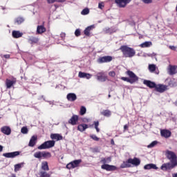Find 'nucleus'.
<instances>
[{"label":"nucleus","instance_id":"nucleus-1","mask_svg":"<svg viewBox=\"0 0 177 177\" xmlns=\"http://www.w3.org/2000/svg\"><path fill=\"white\" fill-rule=\"evenodd\" d=\"M165 156L167 160H169L170 162L162 165L160 167L162 171L174 169L175 167H177V156L175 152L167 150L166 151Z\"/></svg>","mask_w":177,"mask_h":177},{"label":"nucleus","instance_id":"nucleus-2","mask_svg":"<svg viewBox=\"0 0 177 177\" xmlns=\"http://www.w3.org/2000/svg\"><path fill=\"white\" fill-rule=\"evenodd\" d=\"M109 162H111V157L109 156L108 158H102L100 160V163L103 164L101 166L102 169H105V171H117V167L115 165H109Z\"/></svg>","mask_w":177,"mask_h":177},{"label":"nucleus","instance_id":"nucleus-3","mask_svg":"<svg viewBox=\"0 0 177 177\" xmlns=\"http://www.w3.org/2000/svg\"><path fill=\"white\" fill-rule=\"evenodd\" d=\"M121 50L123 57H133L136 55V50L127 45L121 46L119 48Z\"/></svg>","mask_w":177,"mask_h":177},{"label":"nucleus","instance_id":"nucleus-4","mask_svg":"<svg viewBox=\"0 0 177 177\" xmlns=\"http://www.w3.org/2000/svg\"><path fill=\"white\" fill-rule=\"evenodd\" d=\"M131 164L134 165V167H138V165H140V159L138 158H134L133 159L129 158L121 164L120 168H131Z\"/></svg>","mask_w":177,"mask_h":177},{"label":"nucleus","instance_id":"nucleus-5","mask_svg":"<svg viewBox=\"0 0 177 177\" xmlns=\"http://www.w3.org/2000/svg\"><path fill=\"white\" fill-rule=\"evenodd\" d=\"M126 74L129 77H122V81H125L126 82H129V84H135L137 81H139V77L133 73L132 71H127Z\"/></svg>","mask_w":177,"mask_h":177},{"label":"nucleus","instance_id":"nucleus-6","mask_svg":"<svg viewBox=\"0 0 177 177\" xmlns=\"http://www.w3.org/2000/svg\"><path fill=\"white\" fill-rule=\"evenodd\" d=\"M55 140H48L44 142L40 146L37 147L38 150H46V149H51L55 147Z\"/></svg>","mask_w":177,"mask_h":177},{"label":"nucleus","instance_id":"nucleus-7","mask_svg":"<svg viewBox=\"0 0 177 177\" xmlns=\"http://www.w3.org/2000/svg\"><path fill=\"white\" fill-rule=\"evenodd\" d=\"M52 153L46 151H37L34 153L35 158H50Z\"/></svg>","mask_w":177,"mask_h":177},{"label":"nucleus","instance_id":"nucleus-8","mask_svg":"<svg viewBox=\"0 0 177 177\" xmlns=\"http://www.w3.org/2000/svg\"><path fill=\"white\" fill-rule=\"evenodd\" d=\"M81 162H82V160L81 159L75 160L71 162L70 163H68L66 165V168L68 169H73V168H77V167H79Z\"/></svg>","mask_w":177,"mask_h":177},{"label":"nucleus","instance_id":"nucleus-9","mask_svg":"<svg viewBox=\"0 0 177 177\" xmlns=\"http://www.w3.org/2000/svg\"><path fill=\"white\" fill-rule=\"evenodd\" d=\"M113 60V57L110 55H106L104 57H100L97 59V63H100V64L103 63H110Z\"/></svg>","mask_w":177,"mask_h":177},{"label":"nucleus","instance_id":"nucleus-10","mask_svg":"<svg viewBox=\"0 0 177 177\" xmlns=\"http://www.w3.org/2000/svg\"><path fill=\"white\" fill-rule=\"evenodd\" d=\"M17 82L16 77H12V80L6 79V86L7 89H10Z\"/></svg>","mask_w":177,"mask_h":177},{"label":"nucleus","instance_id":"nucleus-11","mask_svg":"<svg viewBox=\"0 0 177 177\" xmlns=\"http://www.w3.org/2000/svg\"><path fill=\"white\" fill-rule=\"evenodd\" d=\"M129 2H131V0H115V3L117 4L119 8H125Z\"/></svg>","mask_w":177,"mask_h":177},{"label":"nucleus","instance_id":"nucleus-12","mask_svg":"<svg viewBox=\"0 0 177 177\" xmlns=\"http://www.w3.org/2000/svg\"><path fill=\"white\" fill-rule=\"evenodd\" d=\"M17 156H20V151H14L3 153V156L6 158H15V157H17Z\"/></svg>","mask_w":177,"mask_h":177},{"label":"nucleus","instance_id":"nucleus-13","mask_svg":"<svg viewBox=\"0 0 177 177\" xmlns=\"http://www.w3.org/2000/svg\"><path fill=\"white\" fill-rule=\"evenodd\" d=\"M171 135L172 133L168 129L160 130V136H162V138H165L166 139H168V138H171Z\"/></svg>","mask_w":177,"mask_h":177},{"label":"nucleus","instance_id":"nucleus-14","mask_svg":"<svg viewBox=\"0 0 177 177\" xmlns=\"http://www.w3.org/2000/svg\"><path fill=\"white\" fill-rule=\"evenodd\" d=\"M168 74L169 75H175V74H177V66L169 65L168 68Z\"/></svg>","mask_w":177,"mask_h":177},{"label":"nucleus","instance_id":"nucleus-15","mask_svg":"<svg viewBox=\"0 0 177 177\" xmlns=\"http://www.w3.org/2000/svg\"><path fill=\"white\" fill-rule=\"evenodd\" d=\"M97 80L101 82H105L107 81V76L104 75V72H100L97 74Z\"/></svg>","mask_w":177,"mask_h":177},{"label":"nucleus","instance_id":"nucleus-16","mask_svg":"<svg viewBox=\"0 0 177 177\" xmlns=\"http://www.w3.org/2000/svg\"><path fill=\"white\" fill-rule=\"evenodd\" d=\"M167 86L164 84H158L156 85L155 87V89L157 92H160V93H162L163 92H165L167 90Z\"/></svg>","mask_w":177,"mask_h":177},{"label":"nucleus","instance_id":"nucleus-17","mask_svg":"<svg viewBox=\"0 0 177 177\" xmlns=\"http://www.w3.org/2000/svg\"><path fill=\"white\" fill-rule=\"evenodd\" d=\"M78 115H73L71 118L68 120V124H71V125H77L78 123Z\"/></svg>","mask_w":177,"mask_h":177},{"label":"nucleus","instance_id":"nucleus-18","mask_svg":"<svg viewBox=\"0 0 177 177\" xmlns=\"http://www.w3.org/2000/svg\"><path fill=\"white\" fill-rule=\"evenodd\" d=\"M50 137L53 140H63V136L59 133H51Z\"/></svg>","mask_w":177,"mask_h":177},{"label":"nucleus","instance_id":"nucleus-19","mask_svg":"<svg viewBox=\"0 0 177 177\" xmlns=\"http://www.w3.org/2000/svg\"><path fill=\"white\" fill-rule=\"evenodd\" d=\"M143 84L144 85H147L148 88H156V86H157V84H156L155 82H151L150 80H146L143 81Z\"/></svg>","mask_w":177,"mask_h":177},{"label":"nucleus","instance_id":"nucleus-20","mask_svg":"<svg viewBox=\"0 0 177 177\" xmlns=\"http://www.w3.org/2000/svg\"><path fill=\"white\" fill-rule=\"evenodd\" d=\"M66 99L68 100V102H75L77 99V95L74 93H70L67 94Z\"/></svg>","mask_w":177,"mask_h":177},{"label":"nucleus","instance_id":"nucleus-21","mask_svg":"<svg viewBox=\"0 0 177 177\" xmlns=\"http://www.w3.org/2000/svg\"><path fill=\"white\" fill-rule=\"evenodd\" d=\"M1 131L2 133H4V135H10V133H12V129H10V127L8 126L1 127Z\"/></svg>","mask_w":177,"mask_h":177},{"label":"nucleus","instance_id":"nucleus-22","mask_svg":"<svg viewBox=\"0 0 177 177\" xmlns=\"http://www.w3.org/2000/svg\"><path fill=\"white\" fill-rule=\"evenodd\" d=\"M37 139L38 138L37 137V136H32L29 141V144H28L29 147H34V146L37 145Z\"/></svg>","mask_w":177,"mask_h":177},{"label":"nucleus","instance_id":"nucleus-23","mask_svg":"<svg viewBox=\"0 0 177 177\" xmlns=\"http://www.w3.org/2000/svg\"><path fill=\"white\" fill-rule=\"evenodd\" d=\"M39 41V39L34 36L30 37L28 40V42H29L30 45H34V44H38Z\"/></svg>","mask_w":177,"mask_h":177},{"label":"nucleus","instance_id":"nucleus-24","mask_svg":"<svg viewBox=\"0 0 177 177\" xmlns=\"http://www.w3.org/2000/svg\"><path fill=\"white\" fill-rule=\"evenodd\" d=\"M12 35L13 38H21L23 37V32H20L19 30H13Z\"/></svg>","mask_w":177,"mask_h":177},{"label":"nucleus","instance_id":"nucleus-25","mask_svg":"<svg viewBox=\"0 0 177 177\" xmlns=\"http://www.w3.org/2000/svg\"><path fill=\"white\" fill-rule=\"evenodd\" d=\"M78 77L80 78H86V80H90L91 77H92V75L80 71L79 72Z\"/></svg>","mask_w":177,"mask_h":177},{"label":"nucleus","instance_id":"nucleus-26","mask_svg":"<svg viewBox=\"0 0 177 177\" xmlns=\"http://www.w3.org/2000/svg\"><path fill=\"white\" fill-rule=\"evenodd\" d=\"M89 128V126L86 124H81L77 126V131H80V132H84L86 129H88Z\"/></svg>","mask_w":177,"mask_h":177},{"label":"nucleus","instance_id":"nucleus-27","mask_svg":"<svg viewBox=\"0 0 177 177\" xmlns=\"http://www.w3.org/2000/svg\"><path fill=\"white\" fill-rule=\"evenodd\" d=\"M105 33L106 34H114V32H117V28H105Z\"/></svg>","mask_w":177,"mask_h":177},{"label":"nucleus","instance_id":"nucleus-28","mask_svg":"<svg viewBox=\"0 0 177 177\" xmlns=\"http://www.w3.org/2000/svg\"><path fill=\"white\" fill-rule=\"evenodd\" d=\"M46 31L44 26H38L37 28V34H44Z\"/></svg>","mask_w":177,"mask_h":177},{"label":"nucleus","instance_id":"nucleus-29","mask_svg":"<svg viewBox=\"0 0 177 177\" xmlns=\"http://www.w3.org/2000/svg\"><path fill=\"white\" fill-rule=\"evenodd\" d=\"M24 17H18L15 18V24H17L19 26V24H21L22 23H24Z\"/></svg>","mask_w":177,"mask_h":177},{"label":"nucleus","instance_id":"nucleus-30","mask_svg":"<svg viewBox=\"0 0 177 177\" xmlns=\"http://www.w3.org/2000/svg\"><path fill=\"white\" fill-rule=\"evenodd\" d=\"M153 45L151 41H145L140 45V48H150Z\"/></svg>","mask_w":177,"mask_h":177},{"label":"nucleus","instance_id":"nucleus-31","mask_svg":"<svg viewBox=\"0 0 177 177\" xmlns=\"http://www.w3.org/2000/svg\"><path fill=\"white\" fill-rule=\"evenodd\" d=\"M41 169H43V171H49V165L46 161L41 162Z\"/></svg>","mask_w":177,"mask_h":177},{"label":"nucleus","instance_id":"nucleus-32","mask_svg":"<svg viewBox=\"0 0 177 177\" xmlns=\"http://www.w3.org/2000/svg\"><path fill=\"white\" fill-rule=\"evenodd\" d=\"M92 28H93V26H90L86 28L84 32V35H86V37H89V35H91V30H92Z\"/></svg>","mask_w":177,"mask_h":177},{"label":"nucleus","instance_id":"nucleus-33","mask_svg":"<svg viewBox=\"0 0 177 177\" xmlns=\"http://www.w3.org/2000/svg\"><path fill=\"white\" fill-rule=\"evenodd\" d=\"M156 69L157 66H156V64L149 65V71H150V73H154V71H156Z\"/></svg>","mask_w":177,"mask_h":177},{"label":"nucleus","instance_id":"nucleus-34","mask_svg":"<svg viewBox=\"0 0 177 177\" xmlns=\"http://www.w3.org/2000/svg\"><path fill=\"white\" fill-rule=\"evenodd\" d=\"M24 165V162L19 163L15 165V172H17V171H20V168Z\"/></svg>","mask_w":177,"mask_h":177},{"label":"nucleus","instance_id":"nucleus-35","mask_svg":"<svg viewBox=\"0 0 177 177\" xmlns=\"http://www.w3.org/2000/svg\"><path fill=\"white\" fill-rule=\"evenodd\" d=\"M81 15H82L83 16L89 15V8H86L83 9L82 11L81 12Z\"/></svg>","mask_w":177,"mask_h":177},{"label":"nucleus","instance_id":"nucleus-36","mask_svg":"<svg viewBox=\"0 0 177 177\" xmlns=\"http://www.w3.org/2000/svg\"><path fill=\"white\" fill-rule=\"evenodd\" d=\"M21 133L26 135V133H28V129L27 128V127H23L21 129Z\"/></svg>","mask_w":177,"mask_h":177},{"label":"nucleus","instance_id":"nucleus-37","mask_svg":"<svg viewBox=\"0 0 177 177\" xmlns=\"http://www.w3.org/2000/svg\"><path fill=\"white\" fill-rule=\"evenodd\" d=\"M41 177H50V174H48L46 171H40Z\"/></svg>","mask_w":177,"mask_h":177},{"label":"nucleus","instance_id":"nucleus-38","mask_svg":"<svg viewBox=\"0 0 177 177\" xmlns=\"http://www.w3.org/2000/svg\"><path fill=\"white\" fill-rule=\"evenodd\" d=\"M102 115H104V117H110L111 115V112L110 111H102L101 113Z\"/></svg>","mask_w":177,"mask_h":177},{"label":"nucleus","instance_id":"nucleus-39","mask_svg":"<svg viewBox=\"0 0 177 177\" xmlns=\"http://www.w3.org/2000/svg\"><path fill=\"white\" fill-rule=\"evenodd\" d=\"M90 138L93 139V140H95V142H99L100 140V138L97 136H96V135H90Z\"/></svg>","mask_w":177,"mask_h":177},{"label":"nucleus","instance_id":"nucleus-40","mask_svg":"<svg viewBox=\"0 0 177 177\" xmlns=\"http://www.w3.org/2000/svg\"><path fill=\"white\" fill-rule=\"evenodd\" d=\"M75 37H80V35H81V30H80V29H77L75 31Z\"/></svg>","mask_w":177,"mask_h":177},{"label":"nucleus","instance_id":"nucleus-41","mask_svg":"<svg viewBox=\"0 0 177 177\" xmlns=\"http://www.w3.org/2000/svg\"><path fill=\"white\" fill-rule=\"evenodd\" d=\"M157 143H158L157 141H153L149 145H148V147H154V146H156Z\"/></svg>","mask_w":177,"mask_h":177},{"label":"nucleus","instance_id":"nucleus-42","mask_svg":"<svg viewBox=\"0 0 177 177\" xmlns=\"http://www.w3.org/2000/svg\"><path fill=\"white\" fill-rule=\"evenodd\" d=\"M144 169H151V164H148L144 166Z\"/></svg>","mask_w":177,"mask_h":177},{"label":"nucleus","instance_id":"nucleus-43","mask_svg":"<svg viewBox=\"0 0 177 177\" xmlns=\"http://www.w3.org/2000/svg\"><path fill=\"white\" fill-rule=\"evenodd\" d=\"M109 75L110 77H115V72H114V71H110V72L109 73Z\"/></svg>","mask_w":177,"mask_h":177},{"label":"nucleus","instance_id":"nucleus-44","mask_svg":"<svg viewBox=\"0 0 177 177\" xmlns=\"http://www.w3.org/2000/svg\"><path fill=\"white\" fill-rule=\"evenodd\" d=\"M151 169H158V167L154 164H151Z\"/></svg>","mask_w":177,"mask_h":177},{"label":"nucleus","instance_id":"nucleus-45","mask_svg":"<svg viewBox=\"0 0 177 177\" xmlns=\"http://www.w3.org/2000/svg\"><path fill=\"white\" fill-rule=\"evenodd\" d=\"M144 3H151L153 2V0H142Z\"/></svg>","mask_w":177,"mask_h":177},{"label":"nucleus","instance_id":"nucleus-46","mask_svg":"<svg viewBox=\"0 0 177 177\" xmlns=\"http://www.w3.org/2000/svg\"><path fill=\"white\" fill-rule=\"evenodd\" d=\"M98 8L99 9H103V8H104V4L103 3H99Z\"/></svg>","mask_w":177,"mask_h":177},{"label":"nucleus","instance_id":"nucleus-47","mask_svg":"<svg viewBox=\"0 0 177 177\" xmlns=\"http://www.w3.org/2000/svg\"><path fill=\"white\" fill-rule=\"evenodd\" d=\"M60 37H61V38H62V39H64L66 38V33L62 32L60 34Z\"/></svg>","mask_w":177,"mask_h":177},{"label":"nucleus","instance_id":"nucleus-48","mask_svg":"<svg viewBox=\"0 0 177 177\" xmlns=\"http://www.w3.org/2000/svg\"><path fill=\"white\" fill-rule=\"evenodd\" d=\"M48 3H55L57 2V0H47Z\"/></svg>","mask_w":177,"mask_h":177},{"label":"nucleus","instance_id":"nucleus-49","mask_svg":"<svg viewBox=\"0 0 177 177\" xmlns=\"http://www.w3.org/2000/svg\"><path fill=\"white\" fill-rule=\"evenodd\" d=\"M3 57H5V59H10V55L9 54L4 55Z\"/></svg>","mask_w":177,"mask_h":177},{"label":"nucleus","instance_id":"nucleus-50","mask_svg":"<svg viewBox=\"0 0 177 177\" xmlns=\"http://www.w3.org/2000/svg\"><path fill=\"white\" fill-rule=\"evenodd\" d=\"M169 49H171V50H176V47L174 46H169Z\"/></svg>","mask_w":177,"mask_h":177},{"label":"nucleus","instance_id":"nucleus-51","mask_svg":"<svg viewBox=\"0 0 177 177\" xmlns=\"http://www.w3.org/2000/svg\"><path fill=\"white\" fill-rule=\"evenodd\" d=\"M95 128L99 127V122H94Z\"/></svg>","mask_w":177,"mask_h":177},{"label":"nucleus","instance_id":"nucleus-52","mask_svg":"<svg viewBox=\"0 0 177 177\" xmlns=\"http://www.w3.org/2000/svg\"><path fill=\"white\" fill-rule=\"evenodd\" d=\"M80 111H86V108L85 106H81Z\"/></svg>","mask_w":177,"mask_h":177},{"label":"nucleus","instance_id":"nucleus-53","mask_svg":"<svg viewBox=\"0 0 177 177\" xmlns=\"http://www.w3.org/2000/svg\"><path fill=\"white\" fill-rule=\"evenodd\" d=\"M129 126H128V124H125L124 126V131H128V128H129Z\"/></svg>","mask_w":177,"mask_h":177},{"label":"nucleus","instance_id":"nucleus-54","mask_svg":"<svg viewBox=\"0 0 177 177\" xmlns=\"http://www.w3.org/2000/svg\"><path fill=\"white\" fill-rule=\"evenodd\" d=\"M100 151L99 150V148H95V149H94V152H95V153H100Z\"/></svg>","mask_w":177,"mask_h":177},{"label":"nucleus","instance_id":"nucleus-55","mask_svg":"<svg viewBox=\"0 0 177 177\" xmlns=\"http://www.w3.org/2000/svg\"><path fill=\"white\" fill-rule=\"evenodd\" d=\"M57 2L63 3V2H66V0H57Z\"/></svg>","mask_w":177,"mask_h":177},{"label":"nucleus","instance_id":"nucleus-56","mask_svg":"<svg viewBox=\"0 0 177 177\" xmlns=\"http://www.w3.org/2000/svg\"><path fill=\"white\" fill-rule=\"evenodd\" d=\"M80 115H84L86 111H80Z\"/></svg>","mask_w":177,"mask_h":177},{"label":"nucleus","instance_id":"nucleus-57","mask_svg":"<svg viewBox=\"0 0 177 177\" xmlns=\"http://www.w3.org/2000/svg\"><path fill=\"white\" fill-rule=\"evenodd\" d=\"M3 147L2 145H0V153L1 151H3Z\"/></svg>","mask_w":177,"mask_h":177},{"label":"nucleus","instance_id":"nucleus-58","mask_svg":"<svg viewBox=\"0 0 177 177\" xmlns=\"http://www.w3.org/2000/svg\"><path fill=\"white\" fill-rule=\"evenodd\" d=\"M95 129H96L97 132H100V129H99V127H95Z\"/></svg>","mask_w":177,"mask_h":177},{"label":"nucleus","instance_id":"nucleus-59","mask_svg":"<svg viewBox=\"0 0 177 177\" xmlns=\"http://www.w3.org/2000/svg\"><path fill=\"white\" fill-rule=\"evenodd\" d=\"M172 176L173 177H177V173H175V174H172Z\"/></svg>","mask_w":177,"mask_h":177},{"label":"nucleus","instance_id":"nucleus-60","mask_svg":"<svg viewBox=\"0 0 177 177\" xmlns=\"http://www.w3.org/2000/svg\"><path fill=\"white\" fill-rule=\"evenodd\" d=\"M113 143H114V140H111V144L113 145Z\"/></svg>","mask_w":177,"mask_h":177},{"label":"nucleus","instance_id":"nucleus-61","mask_svg":"<svg viewBox=\"0 0 177 177\" xmlns=\"http://www.w3.org/2000/svg\"><path fill=\"white\" fill-rule=\"evenodd\" d=\"M2 9H3V10H5V8L4 7H2Z\"/></svg>","mask_w":177,"mask_h":177},{"label":"nucleus","instance_id":"nucleus-62","mask_svg":"<svg viewBox=\"0 0 177 177\" xmlns=\"http://www.w3.org/2000/svg\"><path fill=\"white\" fill-rule=\"evenodd\" d=\"M156 74H158V73H156Z\"/></svg>","mask_w":177,"mask_h":177}]
</instances>
